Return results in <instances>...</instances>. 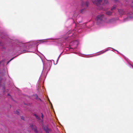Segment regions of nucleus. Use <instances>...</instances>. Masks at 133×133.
I'll return each instance as SVG.
<instances>
[{"label":"nucleus","instance_id":"1","mask_svg":"<svg viewBox=\"0 0 133 133\" xmlns=\"http://www.w3.org/2000/svg\"><path fill=\"white\" fill-rule=\"evenodd\" d=\"M104 15L103 14H100L97 15L96 17L97 23L99 24L103 20Z\"/></svg>","mask_w":133,"mask_h":133},{"label":"nucleus","instance_id":"2","mask_svg":"<svg viewBox=\"0 0 133 133\" xmlns=\"http://www.w3.org/2000/svg\"><path fill=\"white\" fill-rule=\"evenodd\" d=\"M30 126L31 128L35 132L37 133L38 132L37 129V127L35 125H34L32 124L30 125Z\"/></svg>","mask_w":133,"mask_h":133},{"label":"nucleus","instance_id":"3","mask_svg":"<svg viewBox=\"0 0 133 133\" xmlns=\"http://www.w3.org/2000/svg\"><path fill=\"white\" fill-rule=\"evenodd\" d=\"M102 1V0H96L94 1H92L93 3L96 4L97 6H99L100 5Z\"/></svg>","mask_w":133,"mask_h":133},{"label":"nucleus","instance_id":"4","mask_svg":"<svg viewBox=\"0 0 133 133\" xmlns=\"http://www.w3.org/2000/svg\"><path fill=\"white\" fill-rule=\"evenodd\" d=\"M44 129L46 133H51V130L47 126L44 127Z\"/></svg>","mask_w":133,"mask_h":133},{"label":"nucleus","instance_id":"5","mask_svg":"<svg viewBox=\"0 0 133 133\" xmlns=\"http://www.w3.org/2000/svg\"><path fill=\"white\" fill-rule=\"evenodd\" d=\"M118 11L120 15H123L124 13V11L122 10L118 9Z\"/></svg>","mask_w":133,"mask_h":133},{"label":"nucleus","instance_id":"6","mask_svg":"<svg viewBox=\"0 0 133 133\" xmlns=\"http://www.w3.org/2000/svg\"><path fill=\"white\" fill-rule=\"evenodd\" d=\"M82 4L83 6L85 7H88V5L89 3L87 2H83Z\"/></svg>","mask_w":133,"mask_h":133},{"label":"nucleus","instance_id":"7","mask_svg":"<svg viewBox=\"0 0 133 133\" xmlns=\"http://www.w3.org/2000/svg\"><path fill=\"white\" fill-rule=\"evenodd\" d=\"M112 13V12L110 11H108L106 12V14L108 16L111 15Z\"/></svg>","mask_w":133,"mask_h":133},{"label":"nucleus","instance_id":"8","mask_svg":"<svg viewBox=\"0 0 133 133\" xmlns=\"http://www.w3.org/2000/svg\"><path fill=\"white\" fill-rule=\"evenodd\" d=\"M21 111L19 110H17L16 111L14 112V113L17 114L18 115H19L20 114V112Z\"/></svg>","mask_w":133,"mask_h":133},{"label":"nucleus","instance_id":"9","mask_svg":"<svg viewBox=\"0 0 133 133\" xmlns=\"http://www.w3.org/2000/svg\"><path fill=\"white\" fill-rule=\"evenodd\" d=\"M116 7V6L115 5H114L113 6L112 8H111V10L112 11L115 9Z\"/></svg>","mask_w":133,"mask_h":133},{"label":"nucleus","instance_id":"10","mask_svg":"<svg viewBox=\"0 0 133 133\" xmlns=\"http://www.w3.org/2000/svg\"><path fill=\"white\" fill-rule=\"evenodd\" d=\"M108 2L107 0H104L103 3V5H105Z\"/></svg>","mask_w":133,"mask_h":133},{"label":"nucleus","instance_id":"11","mask_svg":"<svg viewBox=\"0 0 133 133\" xmlns=\"http://www.w3.org/2000/svg\"><path fill=\"white\" fill-rule=\"evenodd\" d=\"M34 96L35 97V99L37 100L38 98L37 95V94H35L34 95Z\"/></svg>","mask_w":133,"mask_h":133},{"label":"nucleus","instance_id":"12","mask_svg":"<svg viewBox=\"0 0 133 133\" xmlns=\"http://www.w3.org/2000/svg\"><path fill=\"white\" fill-rule=\"evenodd\" d=\"M34 115L35 116V117H36V118L37 119H39V118L38 117V115H37L36 114H35Z\"/></svg>","mask_w":133,"mask_h":133},{"label":"nucleus","instance_id":"13","mask_svg":"<svg viewBox=\"0 0 133 133\" xmlns=\"http://www.w3.org/2000/svg\"><path fill=\"white\" fill-rule=\"evenodd\" d=\"M37 100H39V101H40L41 102H42V100H41V99L40 98H39V97L37 99Z\"/></svg>","mask_w":133,"mask_h":133},{"label":"nucleus","instance_id":"14","mask_svg":"<svg viewBox=\"0 0 133 133\" xmlns=\"http://www.w3.org/2000/svg\"><path fill=\"white\" fill-rule=\"evenodd\" d=\"M15 57H14L13 58H12L8 62V63H9V62H10V61H11V60H12Z\"/></svg>","mask_w":133,"mask_h":133},{"label":"nucleus","instance_id":"15","mask_svg":"<svg viewBox=\"0 0 133 133\" xmlns=\"http://www.w3.org/2000/svg\"><path fill=\"white\" fill-rule=\"evenodd\" d=\"M85 9H83L81 10V12L82 13L83 12V11Z\"/></svg>","mask_w":133,"mask_h":133},{"label":"nucleus","instance_id":"16","mask_svg":"<svg viewBox=\"0 0 133 133\" xmlns=\"http://www.w3.org/2000/svg\"><path fill=\"white\" fill-rule=\"evenodd\" d=\"M41 115H42V119L43 118V114L42 113H41Z\"/></svg>","mask_w":133,"mask_h":133},{"label":"nucleus","instance_id":"17","mask_svg":"<svg viewBox=\"0 0 133 133\" xmlns=\"http://www.w3.org/2000/svg\"><path fill=\"white\" fill-rule=\"evenodd\" d=\"M131 6H132V7L133 6V1L132 2V3L131 4Z\"/></svg>","mask_w":133,"mask_h":133},{"label":"nucleus","instance_id":"18","mask_svg":"<svg viewBox=\"0 0 133 133\" xmlns=\"http://www.w3.org/2000/svg\"><path fill=\"white\" fill-rule=\"evenodd\" d=\"M21 118L22 119H23V120H24V118L23 117V116H21Z\"/></svg>","mask_w":133,"mask_h":133},{"label":"nucleus","instance_id":"19","mask_svg":"<svg viewBox=\"0 0 133 133\" xmlns=\"http://www.w3.org/2000/svg\"><path fill=\"white\" fill-rule=\"evenodd\" d=\"M50 105H51V108H53V106H52V103H51V104Z\"/></svg>","mask_w":133,"mask_h":133},{"label":"nucleus","instance_id":"20","mask_svg":"<svg viewBox=\"0 0 133 133\" xmlns=\"http://www.w3.org/2000/svg\"><path fill=\"white\" fill-rule=\"evenodd\" d=\"M128 19V18H125V19H124V20L125 21L126 19Z\"/></svg>","mask_w":133,"mask_h":133},{"label":"nucleus","instance_id":"21","mask_svg":"<svg viewBox=\"0 0 133 133\" xmlns=\"http://www.w3.org/2000/svg\"><path fill=\"white\" fill-rule=\"evenodd\" d=\"M49 101V103H50V104H51V102H50V101Z\"/></svg>","mask_w":133,"mask_h":133},{"label":"nucleus","instance_id":"22","mask_svg":"<svg viewBox=\"0 0 133 133\" xmlns=\"http://www.w3.org/2000/svg\"><path fill=\"white\" fill-rule=\"evenodd\" d=\"M49 101V103H50V104H51V102H50V101Z\"/></svg>","mask_w":133,"mask_h":133},{"label":"nucleus","instance_id":"23","mask_svg":"<svg viewBox=\"0 0 133 133\" xmlns=\"http://www.w3.org/2000/svg\"><path fill=\"white\" fill-rule=\"evenodd\" d=\"M115 1H118V0H115Z\"/></svg>","mask_w":133,"mask_h":133},{"label":"nucleus","instance_id":"24","mask_svg":"<svg viewBox=\"0 0 133 133\" xmlns=\"http://www.w3.org/2000/svg\"><path fill=\"white\" fill-rule=\"evenodd\" d=\"M8 95H9V94H8Z\"/></svg>","mask_w":133,"mask_h":133}]
</instances>
